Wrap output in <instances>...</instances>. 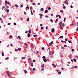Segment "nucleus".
<instances>
[{
	"instance_id": "obj_25",
	"label": "nucleus",
	"mask_w": 78,
	"mask_h": 78,
	"mask_svg": "<svg viewBox=\"0 0 78 78\" xmlns=\"http://www.w3.org/2000/svg\"><path fill=\"white\" fill-rule=\"evenodd\" d=\"M18 50H19V51H20V50H21V48H18Z\"/></svg>"
},
{
	"instance_id": "obj_24",
	"label": "nucleus",
	"mask_w": 78,
	"mask_h": 78,
	"mask_svg": "<svg viewBox=\"0 0 78 78\" xmlns=\"http://www.w3.org/2000/svg\"><path fill=\"white\" fill-rule=\"evenodd\" d=\"M73 60H74V62H76V59H74Z\"/></svg>"
},
{
	"instance_id": "obj_58",
	"label": "nucleus",
	"mask_w": 78,
	"mask_h": 78,
	"mask_svg": "<svg viewBox=\"0 0 78 78\" xmlns=\"http://www.w3.org/2000/svg\"><path fill=\"white\" fill-rule=\"evenodd\" d=\"M13 24L14 25H16V23H14Z\"/></svg>"
},
{
	"instance_id": "obj_33",
	"label": "nucleus",
	"mask_w": 78,
	"mask_h": 78,
	"mask_svg": "<svg viewBox=\"0 0 78 78\" xmlns=\"http://www.w3.org/2000/svg\"><path fill=\"white\" fill-rule=\"evenodd\" d=\"M51 9V8H50V7H48V10H50Z\"/></svg>"
},
{
	"instance_id": "obj_26",
	"label": "nucleus",
	"mask_w": 78,
	"mask_h": 78,
	"mask_svg": "<svg viewBox=\"0 0 78 78\" xmlns=\"http://www.w3.org/2000/svg\"><path fill=\"white\" fill-rule=\"evenodd\" d=\"M9 59V57H7V58H6L5 59V60H6L7 59Z\"/></svg>"
},
{
	"instance_id": "obj_8",
	"label": "nucleus",
	"mask_w": 78,
	"mask_h": 78,
	"mask_svg": "<svg viewBox=\"0 0 78 78\" xmlns=\"http://www.w3.org/2000/svg\"><path fill=\"white\" fill-rule=\"evenodd\" d=\"M27 8H28V9H30V7H29L28 6L26 7V10H28V9H27Z\"/></svg>"
},
{
	"instance_id": "obj_45",
	"label": "nucleus",
	"mask_w": 78,
	"mask_h": 78,
	"mask_svg": "<svg viewBox=\"0 0 78 78\" xmlns=\"http://www.w3.org/2000/svg\"><path fill=\"white\" fill-rule=\"evenodd\" d=\"M49 46L50 47V46H51V43H49Z\"/></svg>"
},
{
	"instance_id": "obj_17",
	"label": "nucleus",
	"mask_w": 78,
	"mask_h": 78,
	"mask_svg": "<svg viewBox=\"0 0 78 78\" xmlns=\"http://www.w3.org/2000/svg\"><path fill=\"white\" fill-rule=\"evenodd\" d=\"M24 45L25 46H28V44L27 43H25L24 44Z\"/></svg>"
},
{
	"instance_id": "obj_36",
	"label": "nucleus",
	"mask_w": 78,
	"mask_h": 78,
	"mask_svg": "<svg viewBox=\"0 0 78 78\" xmlns=\"http://www.w3.org/2000/svg\"><path fill=\"white\" fill-rule=\"evenodd\" d=\"M72 51H75V50L74 49H72Z\"/></svg>"
},
{
	"instance_id": "obj_21",
	"label": "nucleus",
	"mask_w": 78,
	"mask_h": 78,
	"mask_svg": "<svg viewBox=\"0 0 78 78\" xmlns=\"http://www.w3.org/2000/svg\"><path fill=\"white\" fill-rule=\"evenodd\" d=\"M30 10H31V9H33V7H30Z\"/></svg>"
},
{
	"instance_id": "obj_15",
	"label": "nucleus",
	"mask_w": 78,
	"mask_h": 78,
	"mask_svg": "<svg viewBox=\"0 0 78 78\" xmlns=\"http://www.w3.org/2000/svg\"><path fill=\"white\" fill-rule=\"evenodd\" d=\"M39 15L40 16H41V17H42V16H43V15H42V14H41V13H40V14H39Z\"/></svg>"
},
{
	"instance_id": "obj_19",
	"label": "nucleus",
	"mask_w": 78,
	"mask_h": 78,
	"mask_svg": "<svg viewBox=\"0 0 78 78\" xmlns=\"http://www.w3.org/2000/svg\"><path fill=\"white\" fill-rule=\"evenodd\" d=\"M68 42H69V43H70V44H71V43H72V41H71L69 40L68 41Z\"/></svg>"
},
{
	"instance_id": "obj_38",
	"label": "nucleus",
	"mask_w": 78,
	"mask_h": 78,
	"mask_svg": "<svg viewBox=\"0 0 78 78\" xmlns=\"http://www.w3.org/2000/svg\"><path fill=\"white\" fill-rule=\"evenodd\" d=\"M74 68H75V69H77V66H76L74 67Z\"/></svg>"
},
{
	"instance_id": "obj_35",
	"label": "nucleus",
	"mask_w": 78,
	"mask_h": 78,
	"mask_svg": "<svg viewBox=\"0 0 78 78\" xmlns=\"http://www.w3.org/2000/svg\"><path fill=\"white\" fill-rule=\"evenodd\" d=\"M37 36V35H34V37H36Z\"/></svg>"
},
{
	"instance_id": "obj_37",
	"label": "nucleus",
	"mask_w": 78,
	"mask_h": 78,
	"mask_svg": "<svg viewBox=\"0 0 78 78\" xmlns=\"http://www.w3.org/2000/svg\"><path fill=\"white\" fill-rule=\"evenodd\" d=\"M9 9H7V10L6 11V12H9Z\"/></svg>"
},
{
	"instance_id": "obj_47",
	"label": "nucleus",
	"mask_w": 78,
	"mask_h": 78,
	"mask_svg": "<svg viewBox=\"0 0 78 78\" xmlns=\"http://www.w3.org/2000/svg\"><path fill=\"white\" fill-rule=\"evenodd\" d=\"M41 30H43V29H44V27H41Z\"/></svg>"
},
{
	"instance_id": "obj_44",
	"label": "nucleus",
	"mask_w": 78,
	"mask_h": 78,
	"mask_svg": "<svg viewBox=\"0 0 78 78\" xmlns=\"http://www.w3.org/2000/svg\"><path fill=\"white\" fill-rule=\"evenodd\" d=\"M50 21H51V22H53V20H52V19H51L50 20Z\"/></svg>"
},
{
	"instance_id": "obj_62",
	"label": "nucleus",
	"mask_w": 78,
	"mask_h": 78,
	"mask_svg": "<svg viewBox=\"0 0 78 78\" xmlns=\"http://www.w3.org/2000/svg\"><path fill=\"white\" fill-rule=\"evenodd\" d=\"M33 69L34 70H36V69H35V68H34Z\"/></svg>"
},
{
	"instance_id": "obj_49",
	"label": "nucleus",
	"mask_w": 78,
	"mask_h": 78,
	"mask_svg": "<svg viewBox=\"0 0 78 78\" xmlns=\"http://www.w3.org/2000/svg\"><path fill=\"white\" fill-rule=\"evenodd\" d=\"M61 73V72H58V74H60Z\"/></svg>"
},
{
	"instance_id": "obj_59",
	"label": "nucleus",
	"mask_w": 78,
	"mask_h": 78,
	"mask_svg": "<svg viewBox=\"0 0 78 78\" xmlns=\"http://www.w3.org/2000/svg\"><path fill=\"white\" fill-rule=\"evenodd\" d=\"M35 61H36V60H33V62H35Z\"/></svg>"
},
{
	"instance_id": "obj_28",
	"label": "nucleus",
	"mask_w": 78,
	"mask_h": 78,
	"mask_svg": "<svg viewBox=\"0 0 78 78\" xmlns=\"http://www.w3.org/2000/svg\"><path fill=\"white\" fill-rule=\"evenodd\" d=\"M29 20H30V18H29V17H28L27 19V21H29Z\"/></svg>"
},
{
	"instance_id": "obj_53",
	"label": "nucleus",
	"mask_w": 78,
	"mask_h": 78,
	"mask_svg": "<svg viewBox=\"0 0 78 78\" xmlns=\"http://www.w3.org/2000/svg\"><path fill=\"white\" fill-rule=\"evenodd\" d=\"M24 13L25 15H27V14H26L27 13H26V12H24Z\"/></svg>"
},
{
	"instance_id": "obj_5",
	"label": "nucleus",
	"mask_w": 78,
	"mask_h": 78,
	"mask_svg": "<svg viewBox=\"0 0 78 78\" xmlns=\"http://www.w3.org/2000/svg\"><path fill=\"white\" fill-rule=\"evenodd\" d=\"M51 31L52 33H54V31H55V29H54V28H52L51 29Z\"/></svg>"
},
{
	"instance_id": "obj_10",
	"label": "nucleus",
	"mask_w": 78,
	"mask_h": 78,
	"mask_svg": "<svg viewBox=\"0 0 78 78\" xmlns=\"http://www.w3.org/2000/svg\"><path fill=\"white\" fill-rule=\"evenodd\" d=\"M59 38L60 39H61V38H64V37H63V36H60V37H59Z\"/></svg>"
},
{
	"instance_id": "obj_29",
	"label": "nucleus",
	"mask_w": 78,
	"mask_h": 78,
	"mask_svg": "<svg viewBox=\"0 0 78 78\" xmlns=\"http://www.w3.org/2000/svg\"><path fill=\"white\" fill-rule=\"evenodd\" d=\"M60 12H64V11H63L62 10H60Z\"/></svg>"
},
{
	"instance_id": "obj_64",
	"label": "nucleus",
	"mask_w": 78,
	"mask_h": 78,
	"mask_svg": "<svg viewBox=\"0 0 78 78\" xmlns=\"http://www.w3.org/2000/svg\"><path fill=\"white\" fill-rule=\"evenodd\" d=\"M8 25H11V23H8Z\"/></svg>"
},
{
	"instance_id": "obj_14",
	"label": "nucleus",
	"mask_w": 78,
	"mask_h": 78,
	"mask_svg": "<svg viewBox=\"0 0 78 78\" xmlns=\"http://www.w3.org/2000/svg\"><path fill=\"white\" fill-rule=\"evenodd\" d=\"M2 56H4V52L2 53Z\"/></svg>"
},
{
	"instance_id": "obj_50",
	"label": "nucleus",
	"mask_w": 78,
	"mask_h": 78,
	"mask_svg": "<svg viewBox=\"0 0 78 78\" xmlns=\"http://www.w3.org/2000/svg\"><path fill=\"white\" fill-rule=\"evenodd\" d=\"M65 40L66 41H68V40H67V39L66 38Z\"/></svg>"
},
{
	"instance_id": "obj_13",
	"label": "nucleus",
	"mask_w": 78,
	"mask_h": 78,
	"mask_svg": "<svg viewBox=\"0 0 78 78\" xmlns=\"http://www.w3.org/2000/svg\"><path fill=\"white\" fill-rule=\"evenodd\" d=\"M75 57L76 59H78V55H76V56H75Z\"/></svg>"
},
{
	"instance_id": "obj_11",
	"label": "nucleus",
	"mask_w": 78,
	"mask_h": 78,
	"mask_svg": "<svg viewBox=\"0 0 78 78\" xmlns=\"http://www.w3.org/2000/svg\"><path fill=\"white\" fill-rule=\"evenodd\" d=\"M58 18H57L56 20V22H55V23H56V22H58Z\"/></svg>"
},
{
	"instance_id": "obj_9",
	"label": "nucleus",
	"mask_w": 78,
	"mask_h": 78,
	"mask_svg": "<svg viewBox=\"0 0 78 78\" xmlns=\"http://www.w3.org/2000/svg\"><path fill=\"white\" fill-rule=\"evenodd\" d=\"M44 12L45 13H47L48 12V10H46L44 11Z\"/></svg>"
},
{
	"instance_id": "obj_54",
	"label": "nucleus",
	"mask_w": 78,
	"mask_h": 78,
	"mask_svg": "<svg viewBox=\"0 0 78 78\" xmlns=\"http://www.w3.org/2000/svg\"><path fill=\"white\" fill-rule=\"evenodd\" d=\"M12 35H10L9 37V38H11V37H12Z\"/></svg>"
},
{
	"instance_id": "obj_6",
	"label": "nucleus",
	"mask_w": 78,
	"mask_h": 78,
	"mask_svg": "<svg viewBox=\"0 0 78 78\" xmlns=\"http://www.w3.org/2000/svg\"><path fill=\"white\" fill-rule=\"evenodd\" d=\"M44 66L45 65H44V64H43L42 65H41V67H42V68H43L44 67Z\"/></svg>"
},
{
	"instance_id": "obj_60",
	"label": "nucleus",
	"mask_w": 78,
	"mask_h": 78,
	"mask_svg": "<svg viewBox=\"0 0 78 78\" xmlns=\"http://www.w3.org/2000/svg\"><path fill=\"white\" fill-rule=\"evenodd\" d=\"M21 20H23V18L21 17Z\"/></svg>"
},
{
	"instance_id": "obj_46",
	"label": "nucleus",
	"mask_w": 78,
	"mask_h": 78,
	"mask_svg": "<svg viewBox=\"0 0 78 78\" xmlns=\"http://www.w3.org/2000/svg\"><path fill=\"white\" fill-rule=\"evenodd\" d=\"M61 61L62 63H63V62L62 61V60L61 59Z\"/></svg>"
},
{
	"instance_id": "obj_31",
	"label": "nucleus",
	"mask_w": 78,
	"mask_h": 78,
	"mask_svg": "<svg viewBox=\"0 0 78 78\" xmlns=\"http://www.w3.org/2000/svg\"><path fill=\"white\" fill-rule=\"evenodd\" d=\"M23 5H20L21 8H22L23 7Z\"/></svg>"
},
{
	"instance_id": "obj_55",
	"label": "nucleus",
	"mask_w": 78,
	"mask_h": 78,
	"mask_svg": "<svg viewBox=\"0 0 78 78\" xmlns=\"http://www.w3.org/2000/svg\"><path fill=\"white\" fill-rule=\"evenodd\" d=\"M2 8L3 9H5V6H3Z\"/></svg>"
},
{
	"instance_id": "obj_61",
	"label": "nucleus",
	"mask_w": 78,
	"mask_h": 78,
	"mask_svg": "<svg viewBox=\"0 0 78 78\" xmlns=\"http://www.w3.org/2000/svg\"><path fill=\"white\" fill-rule=\"evenodd\" d=\"M28 33V31H26L25 32V33Z\"/></svg>"
},
{
	"instance_id": "obj_30",
	"label": "nucleus",
	"mask_w": 78,
	"mask_h": 78,
	"mask_svg": "<svg viewBox=\"0 0 78 78\" xmlns=\"http://www.w3.org/2000/svg\"><path fill=\"white\" fill-rule=\"evenodd\" d=\"M7 74H9V72L8 71H7Z\"/></svg>"
},
{
	"instance_id": "obj_3",
	"label": "nucleus",
	"mask_w": 78,
	"mask_h": 78,
	"mask_svg": "<svg viewBox=\"0 0 78 78\" xmlns=\"http://www.w3.org/2000/svg\"><path fill=\"white\" fill-rule=\"evenodd\" d=\"M43 60L44 61V62H47V59H46L45 58H44L43 59Z\"/></svg>"
},
{
	"instance_id": "obj_2",
	"label": "nucleus",
	"mask_w": 78,
	"mask_h": 78,
	"mask_svg": "<svg viewBox=\"0 0 78 78\" xmlns=\"http://www.w3.org/2000/svg\"><path fill=\"white\" fill-rule=\"evenodd\" d=\"M65 3H66V5H68L69 4V2H68V1H67V0H66L64 2Z\"/></svg>"
},
{
	"instance_id": "obj_23",
	"label": "nucleus",
	"mask_w": 78,
	"mask_h": 78,
	"mask_svg": "<svg viewBox=\"0 0 78 78\" xmlns=\"http://www.w3.org/2000/svg\"><path fill=\"white\" fill-rule=\"evenodd\" d=\"M18 38L19 39H21V38L20 37V36H18Z\"/></svg>"
},
{
	"instance_id": "obj_7",
	"label": "nucleus",
	"mask_w": 78,
	"mask_h": 78,
	"mask_svg": "<svg viewBox=\"0 0 78 78\" xmlns=\"http://www.w3.org/2000/svg\"><path fill=\"white\" fill-rule=\"evenodd\" d=\"M60 56L61 57V58H62L63 57V55H62V54H60Z\"/></svg>"
},
{
	"instance_id": "obj_63",
	"label": "nucleus",
	"mask_w": 78,
	"mask_h": 78,
	"mask_svg": "<svg viewBox=\"0 0 78 78\" xmlns=\"http://www.w3.org/2000/svg\"><path fill=\"white\" fill-rule=\"evenodd\" d=\"M64 48H63V47H62V49H64Z\"/></svg>"
},
{
	"instance_id": "obj_57",
	"label": "nucleus",
	"mask_w": 78,
	"mask_h": 78,
	"mask_svg": "<svg viewBox=\"0 0 78 78\" xmlns=\"http://www.w3.org/2000/svg\"><path fill=\"white\" fill-rule=\"evenodd\" d=\"M70 8H73V7H72V5H71L70 6Z\"/></svg>"
},
{
	"instance_id": "obj_16",
	"label": "nucleus",
	"mask_w": 78,
	"mask_h": 78,
	"mask_svg": "<svg viewBox=\"0 0 78 78\" xmlns=\"http://www.w3.org/2000/svg\"><path fill=\"white\" fill-rule=\"evenodd\" d=\"M29 33H31V30L30 29L29 30Z\"/></svg>"
},
{
	"instance_id": "obj_18",
	"label": "nucleus",
	"mask_w": 78,
	"mask_h": 78,
	"mask_svg": "<svg viewBox=\"0 0 78 78\" xmlns=\"http://www.w3.org/2000/svg\"><path fill=\"white\" fill-rule=\"evenodd\" d=\"M24 72H25V73H27V70H24Z\"/></svg>"
},
{
	"instance_id": "obj_51",
	"label": "nucleus",
	"mask_w": 78,
	"mask_h": 78,
	"mask_svg": "<svg viewBox=\"0 0 78 78\" xmlns=\"http://www.w3.org/2000/svg\"><path fill=\"white\" fill-rule=\"evenodd\" d=\"M63 9H66V6H64L63 7Z\"/></svg>"
},
{
	"instance_id": "obj_40",
	"label": "nucleus",
	"mask_w": 78,
	"mask_h": 78,
	"mask_svg": "<svg viewBox=\"0 0 78 78\" xmlns=\"http://www.w3.org/2000/svg\"><path fill=\"white\" fill-rule=\"evenodd\" d=\"M58 17H59V19H60L61 18V16L60 15H58Z\"/></svg>"
},
{
	"instance_id": "obj_56",
	"label": "nucleus",
	"mask_w": 78,
	"mask_h": 78,
	"mask_svg": "<svg viewBox=\"0 0 78 78\" xmlns=\"http://www.w3.org/2000/svg\"><path fill=\"white\" fill-rule=\"evenodd\" d=\"M42 50H44V48H42Z\"/></svg>"
},
{
	"instance_id": "obj_42",
	"label": "nucleus",
	"mask_w": 78,
	"mask_h": 78,
	"mask_svg": "<svg viewBox=\"0 0 78 78\" xmlns=\"http://www.w3.org/2000/svg\"><path fill=\"white\" fill-rule=\"evenodd\" d=\"M45 17H47V18H48V16H45Z\"/></svg>"
},
{
	"instance_id": "obj_34",
	"label": "nucleus",
	"mask_w": 78,
	"mask_h": 78,
	"mask_svg": "<svg viewBox=\"0 0 78 78\" xmlns=\"http://www.w3.org/2000/svg\"><path fill=\"white\" fill-rule=\"evenodd\" d=\"M25 58H26V57H25L22 58V59H25Z\"/></svg>"
},
{
	"instance_id": "obj_39",
	"label": "nucleus",
	"mask_w": 78,
	"mask_h": 78,
	"mask_svg": "<svg viewBox=\"0 0 78 78\" xmlns=\"http://www.w3.org/2000/svg\"><path fill=\"white\" fill-rule=\"evenodd\" d=\"M51 44H53V41H51Z\"/></svg>"
},
{
	"instance_id": "obj_41",
	"label": "nucleus",
	"mask_w": 78,
	"mask_h": 78,
	"mask_svg": "<svg viewBox=\"0 0 78 78\" xmlns=\"http://www.w3.org/2000/svg\"><path fill=\"white\" fill-rule=\"evenodd\" d=\"M61 42L63 43V42H64L65 41H62V40L61 41Z\"/></svg>"
},
{
	"instance_id": "obj_27",
	"label": "nucleus",
	"mask_w": 78,
	"mask_h": 78,
	"mask_svg": "<svg viewBox=\"0 0 78 78\" xmlns=\"http://www.w3.org/2000/svg\"><path fill=\"white\" fill-rule=\"evenodd\" d=\"M41 9L42 11H44V9L43 8H41Z\"/></svg>"
},
{
	"instance_id": "obj_20",
	"label": "nucleus",
	"mask_w": 78,
	"mask_h": 78,
	"mask_svg": "<svg viewBox=\"0 0 78 78\" xmlns=\"http://www.w3.org/2000/svg\"><path fill=\"white\" fill-rule=\"evenodd\" d=\"M15 6H16V8H19V6L17 5V4H16L15 5Z\"/></svg>"
},
{
	"instance_id": "obj_48",
	"label": "nucleus",
	"mask_w": 78,
	"mask_h": 78,
	"mask_svg": "<svg viewBox=\"0 0 78 78\" xmlns=\"http://www.w3.org/2000/svg\"><path fill=\"white\" fill-rule=\"evenodd\" d=\"M5 4H6V3H7V1L6 0L5 1Z\"/></svg>"
},
{
	"instance_id": "obj_12",
	"label": "nucleus",
	"mask_w": 78,
	"mask_h": 78,
	"mask_svg": "<svg viewBox=\"0 0 78 78\" xmlns=\"http://www.w3.org/2000/svg\"><path fill=\"white\" fill-rule=\"evenodd\" d=\"M30 64H31V67H33V63H30Z\"/></svg>"
},
{
	"instance_id": "obj_22",
	"label": "nucleus",
	"mask_w": 78,
	"mask_h": 78,
	"mask_svg": "<svg viewBox=\"0 0 78 78\" xmlns=\"http://www.w3.org/2000/svg\"><path fill=\"white\" fill-rule=\"evenodd\" d=\"M45 58H46V57H45V56H43L42 58H43V59H44Z\"/></svg>"
},
{
	"instance_id": "obj_43",
	"label": "nucleus",
	"mask_w": 78,
	"mask_h": 78,
	"mask_svg": "<svg viewBox=\"0 0 78 78\" xmlns=\"http://www.w3.org/2000/svg\"><path fill=\"white\" fill-rule=\"evenodd\" d=\"M15 50L16 51H19L18 49H15Z\"/></svg>"
},
{
	"instance_id": "obj_32",
	"label": "nucleus",
	"mask_w": 78,
	"mask_h": 78,
	"mask_svg": "<svg viewBox=\"0 0 78 78\" xmlns=\"http://www.w3.org/2000/svg\"><path fill=\"white\" fill-rule=\"evenodd\" d=\"M63 21L64 22H66V18H64Z\"/></svg>"
},
{
	"instance_id": "obj_1",
	"label": "nucleus",
	"mask_w": 78,
	"mask_h": 78,
	"mask_svg": "<svg viewBox=\"0 0 78 78\" xmlns=\"http://www.w3.org/2000/svg\"><path fill=\"white\" fill-rule=\"evenodd\" d=\"M64 26V23H62V22H61L59 23V27H60V28H63Z\"/></svg>"
},
{
	"instance_id": "obj_52",
	"label": "nucleus",
	"mask_w": 78,
	"mask_h": 78,
	"mask_svg": "<svg viewBox=\"0 0 78 78\" xmlns=\"http://www.w3.org/2000/svg\"><path fill=\"white\" fill-rule=\"evenodd\" d=\"M48 27H46V30H47V29H48Z\"/></svg>"
},
{
	"instance_id": "obj_4",
	"label": "nucleus",
	"mask_w": 78,
	"mask_h": 78,
	"mask_svg": "<svg viewBox=\"0 0 78 78\" xmlns=\"http://www.w3.org/2000/svg\"><path fill=\"white\" fill-rule=\"evenodd\" d=\"M30 36H31V34H30L29 33L27 34V37H30Z\"/></svg>"
}]
</instances>
